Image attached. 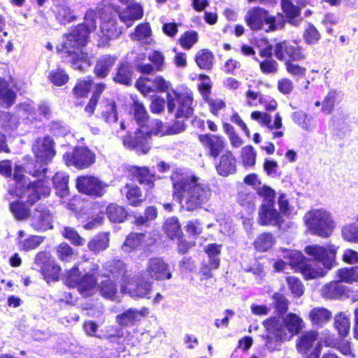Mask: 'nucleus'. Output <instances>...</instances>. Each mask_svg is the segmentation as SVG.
Masks as SVG:
<instances>
[{
    "mask_svg": "<svg viewBox=\"0 0 358 358\" xmlns=\"http://www.w3.org/2000/svg\"><path fill=\"white\" fill-rule=\"evenodd\" d=\"M176 196L181 207L194 210L205 203L209 199L210 192L207 187L197 182L198 178L187 174L181 169H177L171 176Z\"/></svg>",
    "mask_w": 358,
    "mask_h": 358,
    "instance_id": "f257e3e1",
    "label": "nucleus"
},
{
    "mask_svg": "<svg viewBox=\"0 0 358 358\" xmlns=\"http://www.w3.org/2000/svg\"><path fill=\"white\" fill-rule=\"evenodd\" d=\"M263 324L267 332L265 345L270 351L278 350L282 343L291 339L304 327L302 318L292 313L284 317H271Z\"/></svg>",
    "mask_w": 358,
    "mask_h": 358,
    "instance_id": "f03ea898",
    "label": "nucleus"
},
{
    "mask_svg": "<svg viewBox=\"0 0 358 358\" xmlns=\"http://www.w3.org/2000/svg\"><path fill=\"white\" fill-rule=\"evenodd\" d=\"M304 252L315 261L301 267L299 272L306 280L322 278L336 266L337 248L334 245H310L305 248Z\"/></svg>",
    "mask_w": 358,
    "mask_h": 358,
    "instance_id": "7ed1b4c3",
    "label": "nucleus"
},
{
    "mask_svg": "<svg viewBox=\"0 0 358 358\" xmlns=\"http://www.w3.org/2000/svg\"><path fill=\"white\" fill-rule=\"evenodd\" d=\"M105 269L108 271L107 275L111 274L114 277L123 276L121 284V292L128 294L133 298L148 297L152 289V282L149 279L143 278V274L141 276L131 278L125 275V265L120 260H113L112 262L106 264Z\"/></svg>",
    "mask_w": 358,
    "mask_h": 358,
    "instance_id": "20e7f679",
    "label": "nucleus"
},
{
    "mask_svg": "<svg viewBox=\"0 0 358 358\" xmlns=\"http://www.w3.org/2000/svg\"><path fill=\"white\" fill-rule=\"evenodd\" d=\"M87 31L84 26H78L71 33L65 36L62 42V51L69 58L73 69L85 71L90 66L87 55L83 52L82 48L86 44Z\"/></svg>",
    "mask_w": 358,
    "mask_h": 358,
    "instance_id": "39448f33",
    "label": "nucleus"
},
{
    "mask_svg": "<svg viewBox=\"0 0 358 358\" xmlns=\"http://www.w3.org/2000/svg\"><path fill=\"white\" fill-rule=\"evenodd\" d=\"M13 178L15 187H10L8 193L18 198L27 196V202L30 205L36 203L41 196H48L50 192V188L45 181L39 180L31 183L29 179L22 175V168L20 166H15Z\"/></svg>",
    "mask_w": 358,
    "mask_h": 358,
    "instance_id": "423d86ee",
    "label": "nucleus"
},
{
    "mask_svg": "<svg viewBox=\"0 0 358 358\" xmlns=\"http://www.w3.org/2000/svg\"><path fill=\"white\" fill-rule=\"evenodd\" d=\"M167 129L168 125L164 124L162 120H155L150 130L146 127L138 129L134 137L130 135L126 136L123 139V144L129 149L136 150L140 154L146 155L150 148L148 141L151 136L168 135Z\"/></svg>",
    "mask_w": 358,
    "mask_h": 358,
    "instance_id": "0eeeda50",
    "label": "nucleus"
},
{
    "mask_svg": "<svg viewBox=\"0 0 358 358\" xmlns=\"http://www.w3.org/2000/svg\"><path fill=\"white\" fill-rule=\"evenodd\" d=\"M98 269L97 264L90 262V267L85 269L86 273L81 277L79 268L76 266L67 272L66 284L70 287H76L83 296H91L97 290V280L94 273Z\"/></svg>",
    "mask_w": 358,
    "mask_h": 358,
    "instance_id": "6e6552de",
    "label": "nucleus"
},
{
    "mask_svg": "<svg viewBox=\"0 0 358 358\" xmlns=\"http://www.w3.org/2000/svg\"><path fill=\"white\" fill-rule=\"evenodd\" d=\"M304 222L313 234L327 238L333 233L336 224L331 213L324 208H314L307 212Z\"/></svg>",
    "mask_w": 358,
    "mask_h": 358,
    "instance_id": "1a4fd4ad",
    "label": "nucleus"
},
{
    "mask_svg": "<svg viewBox=\"0 0 358 358\" xmlns=\"http://www.w3.org/2000/svg\"><path fill=\"white\" fill-rule=\"evenodd\" d=\"M246 24L252 31L264 30L266 32L274 31L282 25L277 22L275 16L262 7H254L249 9L245 17Z\"/></svg>",
    "mask_w": 358,
    "mask_h": 358,
    "instance_id": "9d476101",
    "label": "nucleus"
},
{
    "mask_svg": "<svg viewBox=\"0 0 358 358\" xmlns=\"http://www.w3.org/2000/svg\"><path fill=\"white\" fill-rule=\"evenodd\" d=\"M166 100L168 112L174 113L176 118L189 117L192 115L193 98L191 93H178L171 90L167 92Z\"/></svg>",
    "mask_w": 358,
    "mask_h": 358,
    "instance_id": "9b49d317",
    "label": "nucleus"
},
{
    "mask_svg": "<svg viewBox=\"0 0 358 358\" xmlns=\"http://www.w3.org/2000/svg\"><path fill=\"white\" fill-rule=\"evenodd\" d=\"M104 210L105 208L103 206H101L99 203L94 204L92 214L94 215H96V217L85 224L84 228L86 229H92L99 225L103 219V215ZM106 213L108 219L113 222H122L127 217L125 210L122 206L113 203L107 206Z\"/></svg>",
    "mask_w": 358,
    "mask_h": 358,
    "instance_id": "f8f14e48",
    "label": "nucleus"
},
{
    "mask_svg": "<svg viewBox=\"0 0 358 358\" xmlns=\"http://www.w3.org/2000/svg\"><path fill=\"white\" fill-rule=\"evenodd\" d=\"M322 343L321 340H318L317 332L310 330L299 337L296 348L300 353L308 355L309 358H319Z\"/></svg>",
    "mask_w": 358,
    "mask_h": 358,
    "instance_id": "ddd939ff",
    "label": "nucleus"
},
{
    "mask_svg": "<svg viewBox=\"0 0 358 358\" xmlns=\"http://www.w3.org/2000/svg\"><path fill=\"white\" fill-rule=\"evenodd\" d=\"M76 186L80 192L93 196H102L109 185L94 176H82L77 178Z\"/></svg>",
    "mask_w": 358,
    "mask_h": 358,
    "instance_id": "4468645a",
    "label": "nucleus"
},
{
    "mask_svg": "<svg viewBox=\"0 0 358 358\" xmlns=\"http://www.w3.org/2000/svg\"><path fill=\"white\" fill-rule=\"evenodd\" d=\"M35 263L41 266V271L47 282L57 281L61 272L60 266L46 252H39L35 257Z\"/></svg>",
    "mask_w": 358,
    "mask_h": 358,
    "instance_id": "2eb2a0df",
    "label": "nucleus"
},
{
    "mask_svg": "<svg viewBox=\"0 0 358 358\" xmlns=\"http://www.w3.org/2000/svg\"><path fill=\"white\" fill-rule=\"evenodd\" d=\"M143 274V278L155 280L170 279L172 276L169 264L159 258L150 259Z\"/></svg>",
    "mask_w": 358,
    "mask_h": 358,
    "instance_id": "dca6fc26",
    "label": "nucleus"
},
{
    "mask_svg": "<svg viewBox=\"0 0 358 358\" xmlns=\"http://www.w3.org/2000/svg\"><path fill=\"white\" fill-rule=\"evenodd\" d=\"M274 52L275 57L279 60L291 59L294 61H300L305 58L301 49L291 45L286 41L277 43Z\"/></svg>",
    "mask_w": 358,
    "mask_h": 358,
    "instance_id": "f3484780",
    "label": "nucleus"
},
{
    "mask_svg": "<svg viewBox=\"0 0 358 358\" xmlns=\"http://www.w3.org/2000/svg\"><path fill=\"white\" fill-rule=\"evenodd\" d=\"M101 33L103 37V42H107L110 39L117 38L122 34L120 29L116 27V23L114 19L110 17L108 13L104 12L101 16Z\"/></svg>",
    "mask_w": 358,
    "mask_h": 358,
    "instance_id": "a211bd4d",
    "label": "nucleus"
},
{
    "mask_svg": "<svg viewBox=\"0 0 358 358\" xmlns=\"http://www.w3.org/2000/svg\"><path fill=\"white\" fill-rule=\"evenodd\" d=\"M282 217L274 208L273 203L263 204L259 213V222L261 225H278Z\"/></svg>",
    "mask_w": 358,
    "mask_h": 358,
    "instance_id": "6ab92c4d",
    "label": "nucleus"
},
{
    "mask_svg": "<svg viewBox=\"0 0 358 358\" xmlns=\"http://www.w3.org/2000/svg\"><path fill=\"white\" fill-rule=\"evenodd\" d=\"M31 225L37 231H45L52 228V217L43 206H39L31 217Z\"/></svg>",
    "mask_w": 358,
    "mask_h": 358,
    "instance_id": "aec40b11",
    "label": "nucleus"
},
{
    "mask_svg": "<svg viewBox=\"0 0 358 358\" xmlns=\"http://www.w3.org/2000/svg\"><path fill=\"white\" fill-rule=\"evenodd\" d=\"M148 314L147 308L141 310L129 309L116 317L117 322L122 326L134 325Z\"/></svg>",
    "mask_w": 358,
    "mask_h": 358,
    "instance_id": "412c9836",
    "label": "nucleus"
},
{
    "mask_svg": "<svg viewBox=\"0 0 358 358\" xmlns=\"http://www.w3.org/2000/svg\"><path fill=\"white\" fill-rule=\"evenodd\" d=\"M33 150L36 157H54L57 154L55 142L50 136L38 139L34 145Z\"/></svg>",
    "mask_w": 358,
    "mask_h": 358,
    "instance_id": "4be33fe9",
    "label": "nucleus"
},
{
    "mask_svg": "<svg viewBox=\"0 0 358 358\" xmlns=\"http://www.w3.org/2000/svg\"><path fill=\"white\" fill-rule=\"evenodd\" d=\"M143 10L138 3H132L128 6L124 10L119 13V16L122 22L129 27L133 24L135 20H140L143 17Z\"/></svg>",
    "mask_w": 358,
    "mask_h": 358,
    "instance_id": "5701e85b",
    "label": "nucleus"
},
{
    "mask_svg": "<svg viewBox=\"0 0 358 358\" xmlns=\"http://www.w3.org/2000/svg\"><path fill=\"white\" fill-rule=\"evenodd\" d=\"M199 139L203 145L210 149L211 155L215 157L220 153L224 146V140L218 136L199 135Z\"/></svg>",
    "mask_w": 358,
    "mask_h": 358,
    "instance_id": "b1692460",
    "label": "nucleus"
},
{
    "mask_svg": "<svg viewBox=\"0 0 358 358\" xmlns=\"http://www.w3.org/2000/svg\"><path fill=\"white\" fill-rule=\"evenodd\" d=\"M251 117L255 120L259 121V122L266 127L268 129H278L282 127V118L279 113L275 115V120L273 123L271 122V116L266 113L260 111H255L251 113Z\"/></svg>",
    "mask_w": 358,
    "mask_h": 358,
    "instance_id": "393cba45",
    "label": "nucleus"
},
{
    "mask_svg": "<svg viewBox=\"0 0 358 358\" xmlns=\"http://www.w3.org/2000/svg\"><path fill=\"white\" fill-rule=\"evenodd\" d=\"M99 107L101 117L106 122L111 124L117 122V112L116 104L113 100L103 99Z\"/></svg>",
    "mask_w": 358,
    "mask_h": 358,
    "instance_id": "a878e982",
    "label": "nucleus"
},
{
    "mask_svg": "<svg viewBox=\"0 0 358 358\" xmlns=\"http://www.w3.org/2000/svg\"><path fill=\"white\" fill-rule=\"evenodd\" d=\"M115 62V57L108 55L101 56L98 59L94 67L95 74L99 78L106 77Z\"/></svg>",
    "mask_w": 358,
    "mask_h": 358,
    "instance_id": "bb28decb",
    "label": "nucleus"
},
{
    "mask_svg": "<svg viewBox=\"0 0 358 358\" xmlns=\"http://www.w3.org/2000/svg\"><path fill=\"white\" fill-rule=\"evenodd\" d=\"M147 243L145 241L143 234H131L127 238L122 245V250L127 253L144 248Z\"/></svg>",
    "mask_w": 358,
    "mask_h": 358,
    "instance_id": "cd10ccee",
    "label": "nucleus"
},
{
    "mask_svg": "<svg viewBox=\"0 0 358 358\" xmlns=\"http://www.w3.org/2000/svg\"><path fill=\"white\" fill-rule=\"evenodd\" d=\"M335 279L340 283L352 284L358 282V266L344 267L336 271Z\"/></svg>",
    "mask_w": 358,
    "mask_h": 358,
    "instance_id": "c85d7f7f",
    "label": "nucleus"
},
{
    "mask_svg": "<svg viewBox=\"0 0 358 358\" xmlns=\"http://www.w3.org/2000/svg\"><path fill=\"white\" fill-rule=\"evenodd\" d=\"M280 250L282 256L288 261L292 268L299 272L301 267L305 264L304 255L298 250H288L284 248H282Z\"/></svg>",
    "mask_w": 358,
    "mask_h": 358,
    "instance_id": "c756f323",
    "label": "nucleus"
},
{
    "mask_svg": "<svg viewBox=\"0 0 358 358\" xmlns=\"http://www.w3.org/2000/svg\"><path fill=\"white\" fill-rule=\"evenodd\" d=\"M320 292L324 298L329 299H337L344 293L345 287L336 280L323 286Z\"/></svg>",
    "mask_w": 358,
    "mask_h": 358,
    "instance_id": "7c9ffc66",
    "label": "nucleus"
},
{
    "mask_svg": "<svg viewBox=\"0 0 358 358\" xmlns=\"http://www.w3.org/2000/svg\"><path fill=\"white\" fill-rule=\"evenodd\" d=\"M222 245L221 244L211 243L204 247V252L209 259V266L212 269H217L220 263L219 257Z\"/></svg>",
    "mask_w": 358,
    "mask_h": 358,
    "instance_id": "2f4dec72",
    "label": "nucleus"
},
{
    "mask_svg": "<svg viewBox=\"0 0 358 358\" xmlns=\"http://www.w3.org/2000/svg\"><path fill=\"white\" fill-rule=\"evenodd\" d=\"M123 192H124L128 203L131 206H140L144 200L141 191L137 186L126 185Z\"/></svg>",
    "mask_w": 358,
    "mask_h": 358,
    "instance_id": "473e14b6",
    "label": "nucleus"
},
{
    "mask_svg": "<svg viewBox=\"0 0 358 358\" xmlns=\"http://www.w3.org/2000/svg\"><path fill=\"white\" fill-rule=\"evenodd\" d=\"M331 317V313L327 308L317 307L313 308L309 313V318L313 324L322 325Z\"/></svg>",
    "mask_w": 358,
    "mask_h": 358,
    "instance_id": "72a5a7b5",
    "label": "nucleus"
},
{
    "mask_svg": "<svg viewBox=\"0 0 358 358\" xmlns=\"http://www.w3.org/2000/svg\"><path fill=\"white\" fill-rule=\"evenodd\" d=\"M132 110L134 119L140 127L138 129H143L148 120V114L145 108L141 102L135 100L134 101Z\"/></svg>",
    "mask_w": 358,
    "mask_h": 358,
    "instance_id": "f704fd0d",
    "label": "nucleus"
},
{
    "mask_svg": "<svg viewBox=\"0 0 358 358\" xmlns=\"http://www.w3.org/2000/svg\"><path fill=\"white\" fill-rule=\"evenodd\" d=\"M109 245L108 234L102 233L93 239H92L87 244L90 250L94 253H99L101 251L105 250Z\"/></svg>",
    "mask_w": 358,
    "mask_h": 358,
    "instance_id": "c9c22d12",
    "label": "nucleus"
},
{
    "mask_svg": "<svg viewBox=\"0 0 358 358\" xmlns=\"http://www.w3.org/2000/svg\"><path fill=\"white\" fill-rule=\"evenodd\" d=\"M164 229L171 239H180L182 236L180 225L176 217L167 219L164 224Z\"/></svg>",
    "mask_w": 358,
    "mask_h": 358,
    "instance_id": "e433bc0d",
    "label": "nucleus"
},
{
    "mask_svg": "<svg viewBox=\"0 0 358 358\" xmlns=\"http://www.w3.org/2000/svg\"><path fill=\"white\" fill-rule=\"evenodd\" d=\"M57 194L64 197L68 194L69 176L64 173H57L52 179Z\"/></svg>",
    "mask_w": 358,
    "mask_h": 358,
    "instance_id": "4c0bfd02",
    "label": "nucleus"
},
{
    "mask_svg": "<svg viewBox=\"0 0 358 358\" xmlns=\"http://www.w3.org/2000/svg\"><path fill=\"white\" fill-rule=\"evenodd\" d=\"M275 243V238L271 234L264 233L259 235L254 242L255 248L259 252H266Z\"/></svg>",
    "mask_w": 358,
    "mask_h": 358,
    "instance_id": "58836bf2",
    "label": "nucleus"
},
{
    "mask_svg": "<svg viewBox=\"0 0 358 358\" xmlns=\"http://www.w3.org/2000/svg\"><path fill=\"white\" fill-rule=\"evenodd\" d=\"M334 325L341 336H345L350 329V320L348 315L343 313L336 315Z\"/></svg>",
    "mask_w": 358,
    "mask_h": 358,
    "instance_id": "ea45409f",
    "label": "nucleus"
},
{
    "mask_svg": "<svg viewBox=\"0 0 358 358\" xmlns=\"http://www.w3.org/2000/svg\"><path fill=\"white\" fill-rule=\"evenodd\" d=\"M214 56L206 49L199 50L195 57V61L201 69H210L213 66Z\"/></svg>",
    "mask_w": 358,
    "mask_h": 358,
    "instance_id": "a19ab883",
    "label": "nucleus"
},
{
    "mask_svg": "<svg viewBox=\"0 0 358 358\" xmlns=\"http://www.w3.org/2000/svg\"><path fill=\"white\" fill-rule=\"evenodd\" d=\"M292 117L295 123L306 131H311L315 127L312 117L301 110L293 113Z\"/></svg>",
    "mask_w": 358,
    "mask_h": 358,
    "instance_id": "79ce46f5",
    "label": "nucleus"
},
{
    "mask_svg": "<svg viewBox=\"0 0 358 358\" xmlns=\"http://www.w3.org/2000/svg\"><path fill=\"white\" fill-rule=\"evenodd\" d=\"M220 176H227L236 171V162L234 158H220L219 164L216 166Z\"/></svg>",
    "mask_w": 358,
    "mask_h": 358,
    "instance_id": "37998d69",
    "label": "nucleus"
},
{
    "mask_svg": "<svg viewBox=\"0 0 358 358\" xmlns=\"http://www.w3.org/2000/svg\"><path fill=\"white\" fill-rule=\"evenodd\" d=\"M9 208L15 218L18 220H26L29 215V209L22 202H11Z\"/></svg>",
    "mask_w": 358,
    "mask_h": 358,
    "instance_id": "c03bdc74",
    "label": "nucleus"
},
{
    "mask_svg": "<svg viewBox=\"0 0 358 358\" xmlns=\"http://www.w3.org/2000/svg\"><path fill=\"white\" fill-rule=\"evenodd\" d=\"M113 80L119 83L129 85L131 84V71L127 64H121L117 69Z\"/></svg>",
    "mask_w": 358,
    "mask_h": 358,
    "instance_id": "a18cd8bd",
    "label": "nucleus"
},
{
    "mask_svg": "<svg viewBox=\"0 0 358 358\" xmlns=\"http://www.w3.org/2000/svg\"><path fill=\"white\" fill-rule=\"evenodd\" d=\"M0 99L7 106H10L15 102V93L7 87L5 81L0 78Z\"/></svg>",
    "mask_w": 358,
    "mask_h": 358,
    "instance_id": "49530a36",
    "label": "nucleus"
},
{
    "mask_svg": "<svg viewBox=\"0 0 358 358\" xmlns=\"http://www.w3.org/2000/svg\"><path fill=\"white\" fill-rule=\"evenodd\" d=\"M99 287L101 295L108 299H113L117 293V286L110 278L103 280Z\"/></svg>",
    "mask_w": 358,
    "mask_h": 358,
    "instance_id": "de8ad7c7",
    "label": "nucleus"
},
{
    "mask_svg": "<svg viewBox=\"0 0 358 358\" xmlns=\"http://www.w3.org/2000/svg\"><path fill=\"white\" fill-rule=\"evenodd\" d=\"M199 39L198 34L195 31H186L179 38V43L182 48L189 50L197 43Z\"/></svg>",
    "mask_w": 358,
    "mask_h": 358,
    "instance_id": "09e8293b",
    "label": "nucleus"
},
{
    "mask_svg": "<svg viewBox=\"0 0 358 358\" xmlns=\"http://www.w3.org/2000/svg\"><path fill=\"white\" fill-rule=\"evenodd\" d=\"M288 288L292 294L296 298L301 297L304 293V287L301 281L294 276L287 278Z\"/></svg>",
    "mask_w": 358,
    "mask_h": 358,
    "instance_id": "8fccbe9b",
    "label": "nucleus"
},
{
    "mask_svg": "<svg viewBox=\"0 0 358 358\" xmlns=\"http://www.w3.org/2000/svg\"><path fill=\"white\" fill-rule=\"evenodd\" d=\"M278 203L280 213L285 216L292 217L296 215V210L289 205L288 199L285 194H281L280 195Z\"/></svg>",
    "mask_w": 358,
    "mask_h": 358,
    "instance_id": "3c124183",
    "label": "nucleus"
},
{
    "mask_svg": "<svg viewBox=\"0 0 358 358\" xmlns=\"http://www.w3.org/2000/svg\"><path fill=\"white\" fill-rule=\"evenodd\" d=\"M48 78L52 83L57 86H62L69 80V76L61 69H55L50 71Z\"/></svg>",
    "mask_w": 358,
    "mask_h": 358,
    "instance_id": "603ef678",
    "label": "nucleus"
},
{
    "mask_svg": "<svg viewBox=\"0 0 358 358\" xmlns=\"http://www.w3.org/2000/svg\"><path fill=\"white\" fill-rule=\"evenodd\" d=\"M94 163L93 158H66L65 164L77 169H85Z\"/></svg>",
    "mask_w": 358,
    "mask_h": 358,
    "instance_id": "864d4df0",
    "label": "nucleus"
},
{
    "mask_svg": "<svg viewBox=\"0 0 358 358\" xmlns=\"http://www.w3.org/2000/svg\"><path fill=\"white\" fill-rule=\"evenodd\" d=\"M343 238L348 242L358 243V224H350L342 229Z\"/></svg>",
    "mask_w": 358,
    "mask_h": 358,
    "instance_id": "5fc2aeb1",
    "label": "nucleus"
},
{
    "mask_svg": "<svg viewBox=\"0 0 358 358\" xmlns=\"http://www.w3.org/2000/svg\"><path fill=\"white\" fill-rule=\"evenodd\" d=\"M57 255L61 261L70 262L73 259L74 253L69 244L62 243L57 248Z\"/></svg>",
    "mask_w": 358,
    "mask_h": 358,
    "instance_id": "6e6d98bb",
    "label": "nucleus"
},
{
    "mask_svg": "<svg viewBox=\"0 0 358 358\" xmlns=\"http://www.w3.org/2000/svg\"><path fill=\"white\" fill-rule=\"evenodd\" d=\"M92 80H80L74 87L73 92L76 97H84L87 95L91 89Z\"/></svg>",
    "mask_w": 358,
    "mask_h": 358,
    "instance_id": "4d7b16f0",
    "label": "nucleus"
},
{
    "mask_svg": "<svg viewBox=\"0 0 358 358\" xmlns=\"http://www.w3.org/2000/svg\"><path fill=\"white\" fill-rule=\"evenodd\" d=\"M43 238L38 236H32L19 243V248L22 250L29 251L36 248L42 242Z\"/></svg>",
    "mask_w": 358,
    "mask_h": 358,
    "instance_id": "13d9d810",
    "label": "nucleus"
},
{
    "mask_svg": "<svg viewBox=\"0 0 358 358\" xmlns=\"http://www.w3.org/2000/svg\"><path fill=\"white\" fill-rule=\"evenodd\" d=\"M62 234L65 238L75 245H83L85 243L84 238L80 237L78 232L71 227H65Z\"/></svg>",
    "mask_w": 358,
    "mask_h": 358,
    "instance_id": "bf43d9fd",
    "label": "nucleus"
},
{
    "mask_svg": "<svg viewBox=\"0 0 358 358\" xmlns=\"http://www.w3.org/2000/svg\"><path fill=\"white\" fill-rule=\"evenodd\" d=\"M0 124L6 131L13 129L17 127V120L15 117L9 113H1Z\"/></svg>",
    "mask_w": 358,
    "mask_h": 358,
    "instance_id": "052dcab7",
    "label": "nucleus"
},
{
    "mask_svg": "<svg viewBox=\"0 0 358 358\" xmlns=\"http://www.w3.org/2000/svg\"><path fill=\"white\" fill-rule=\"evenodd\" d=\"M57 18L62 23H66L73 21L76 17L69 7L62 6L57 9Z\"/></svg>",
    "mask_w": 358,
    "mask_h": 358,
    "instance_id": "680f3d73",
    "label": "nucleus"
},
{
    "mask_svg": "<svg viewBox=\"0 0 358 358\" xmlns=\"http://www.w3.org/2000/svg\"><path fill=\"white\" fill-rule=\"evenodd\" d=\"M152 83V80L149 78L141 77L136 81V87L143 94L146 95L150 92H155Z\"/></svg>",
    "mask_w": 358,
    "mask_h": 358,
    "instance_id": "e2e57ef3",
    "label": "nucleus"
},
{
    "mask_svg": "<svg viewBox=\"0 0 358 358\" xmlns=\"http://www.w3.org/2000/svg\"><path fill=\"white\" fill-rule=\"evenodd\" d=\"M257 48L259 49V55L262 57H270L272 55V46L266 38H262L256 41Z\"/></svg>",
    "mask_w": 358,
    "mask_h": 358,
    "instance_id": "0e129e2a",
    "label": "nucleus"
},
{
    "mask_svg": "<svg viewBox=\"0 0 358 358\" xmlns=\"http://www.w3.org/2000/svg\"><path fill=\"white\" fill-rule=\"evenodd\" d=\"M285 67L287 71L294 77L301 78L306 75V69L296 64L290 62L289 60H287L285 62Z\"/></svg>",
    "mask_w": 358,
    "mask_h": 358,
    "instance_id": "69168bd1",
    "label": "nucleus"
},
{
    "mask_svg": "<svg viewBox=\"0 0 358 358\" xmlns=\"http://www.w3.org/2000/svg\"><path fill=\"white\" fill-rule=\"evenodd\" d=\"M148 59L155 65L157 71L163 70L165 63V58L161 52L157 50L152 51L148 55Z\"/></svg>",
    "mask_w": 358,
    "mask_h": 358,
    "instance_id": "338daca9",
    "label": "nucleus"
},
{
    "mask_svg": "<svg viewBox=\"0 0 358 358\" xmlns=\"http://www.w3.org/2000/svg\"><path fill=\"white\" fill-rule=\"evenodd\" d=\"M96 13L94 10H88L85 16V23L79 26H84L85 30L87 31V34L94 31L96 25Z\"/></svg>",
    "mask_w": 358,
    "mask_h": 358,
    "instance_id": "774afa93",
    "label": "nucleus"
}]
</instances>
